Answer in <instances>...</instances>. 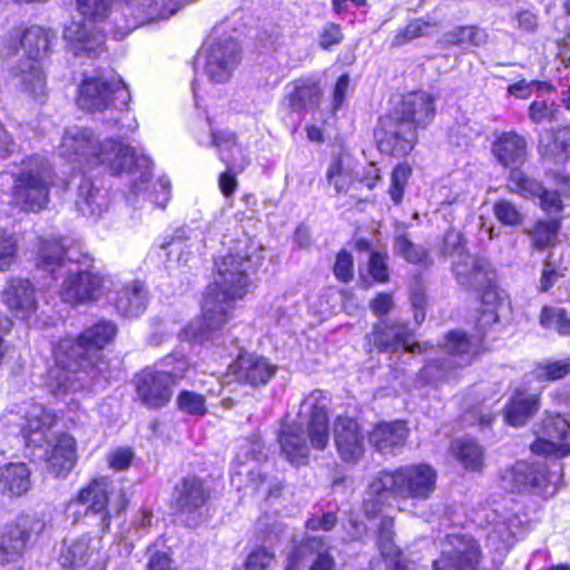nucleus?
Listing matches in <instances>:
<instances>
[{
	"mask_svg": "<svg viewBox=\"0 0 570 570\" xmlns=\"http://www.w3.org/2000/svg\"><path fill=\"white\" fill-rule=\"evenodd\" d=\"M263 262L264 246L258 239L245 232L232 239L226 254L215 261L216 278L206 289L202 320L191 321L179 332L175 355L168 356L200 354L204 347L218 345L236 303L249 292V273Z\"/></svg>",
	"mask_w": 570,
	"mask_h": 570,
	"instance_id": "f257e3e1",
	"label": "nucleus"
},
{
	"mask_svg": "<svg viewBox=\"0 0 570 570\" xmlns=\"http://www.w3.org/2000/svg\"><path fill=\"white\" fill-rule=\"evenodd\" d=\"M60 157L83 164L88 169L102 168L112 175L122 173L136 174L131 190L134 194L142 191L151 177V160L115 139L100 140L91 129L79 126L67 127L58 146Z\"/></svg>",
	"mask_w": 570,
	"mask_h": 570,
	"instance_id": "f03ea898",
	"label": "nucleus"
},
{
	"mask_svg": "<svg viewBox=\"0 0 570 570\" xmlns=\"http://www.w3.org/2000/svg\"><path fill=\"white\" fill-rule=\"evenodd\" d=\"M78 265L60 239H38L37 266L53 277L61 271L68 273L60 288V297L71 305L98 299L106 282L99 273L89 268L81 271Z\"/></svg>",
	"mask_w": 570,
	"mask_h": 570,
	"instance_id": "7ed1b4c3",
	"label": "nucleus"
},
{
	"mask_svg": "<svg viewBox=\"0 0 570 570\" xmlns=\"http://www.w3.org/2000/svg\"><path fill=\"white\" fill-rule=\"evenodd\" d=\"M438 473L426 463L407 464L396 470L381 471L370 482L364 499V512L376 515L390 497L429 500L436 488Z\"/></svg>",
	"mask_w": 570,
	"mask_h": 570,
	"instance_id": "20e7f679",
	"label": "nucleus"
},
{
	"mask_svg": "<svg viewBox=\"0 0 570 570\" xmlns=\"http://www.w3.org/2000/svg\"><path fill=\"white\" fill-rule=\"evenodd\" d=\"M433 97L425 91L412 92L403 97L394 116L381 120L376 134L379 148L393 156H405L416 141V127H424L434 117Z\"/></svg>",
	"mask_w": 570,
	"mask_h": 570,
	"instance_id": "39448f33",
	"label": "nucleus"
},
{
	"mask_svg": "<svg viewBox=\"0 0 570 570\" xmlns=\"http://www.w3.org/2000/svg\"><path fill=\"white\" fill-rule=\"evenodd\" d=\"M55 174L50 163L41 156H32L22 164L14 176L12 202L26 212H39L49 203Z\"/></svg>",
	"mask_w": 570,
	"mask_h": 570,
	"instance_id": "423d86ee",
	"label": "nucleus"
},
{
	"mask_svg": "<svg viewBox=\"0 0 570 570\" xmlns=\"http://www.w3.org/2000/svg\"><path fill=\"white\" fill-rule=\"evenodd\" d=\"M78 10L88 22L72 21L66 27L63 38L76 56L96 57L105 50V36L92 22L102 21L110 9V0H77Z\"/></svg>",
	"mask_w": 570,
	"mask_h": 570,
	"instance_id": "0eeeda50",
	"label": "nucleus"
},
{
	"mask_svg": "<svg viewBox=\"0 0 570 570\" xmlns=\"http://www.w3.org/2000/svg\"><path fill=\"white\" fill-rule=\"evenodd\" d=\"M130 100V94L122 79L114 72L86 77L79 86L77 104L80 109L90 112L111 108L124 110Z\"/></svg>",
	"mask_w": 570,
	"mask_h": 570,
	"instance_id": "6e6552de",
	"label": "nucleus"
},
{
	"mask_svg": "<svg viewBox=\"0 0 570 570\" xmlns=\"http://www.w3.org/2000/svg\"><path fill=\"white\" fill-rule=\"evenodd\" d=\"M556 466L557 470H551L543 462L519 461L503 472V487L511 492L552 495L561 483V468Z\"/></svg>",
	"mask_w": 570,
	"mask_h": 570,
	"instance_id": "1a4fd4ad",
	"label": "nucleus"
},
{
	"mask_svg": "<svg viewBox=\"0 0 570 570\" xmlns=\"http://www.w3.org/2000/svg\"><path fill=\"white\" fill-rule=\"evenodd\" d=\"M183 377V371H165L147 366L134 376L136 399L148 410L166 407Z\"/></svg>",
	"mask_w": 570,
	"mask_h": 570,
	"instance_id": "9d476101",
	"label": "nucleus"
},
{
	"mask_svg": "<svg viewBox=\"0 0 570 570\" xmlns=\"http://www.w3.org/2000/svg\"><path fill=\"white\" fill-rule=\"evenodd\" d=\"M16 407L3 414V424H18L28 445L42 446L57 423V415L42 404L35 402L23 403Z\"/></svg>",
	"mask_w": 570,
	"mask_h": 570,
	"instance_id": "9b49d317",
	"label": "nucleus"
},
{
	"mask_svg": "<svg viewBox=\"0 0 570 570\" xmlns=\"http://www.w3.org/2000/svg\"><path fill=\"white\" fill-rule=\"evenodd\" d=\"M239 46L232 38L208 40L197 57V66L212 82H225L240 61Z\"/></svg>",
	"mask_w": 570,
	"mask_h": 570,
	"instance_id": "f8f14e48",
	"label": "nucleus"
},
{
	"mask_svg": "<svg viewBox=\"0 0 570 570\" xmlns=\"http://www.w3.org/2000/svg\"><path fill=\"white\" fill-rule=\"evenodd\" d=\"M482 553L478 542L465 534H448L434 570H482Z\"/></svg>",
	"mask_w": 570,
	"mask_h": 570,
	"instance_id": "ddd939ff",
	"label": "nucleus"
},
{
	"mask_svg": "<svg viewBox=\"0 0 570 570\" xmlns=\"http://www.w3.org/2000/svg\"><path fill=\"white\" fill-rule=\"evenodd\" d=\"M117 334L116 325L110 321H100L86 328L79 336H67L53 345V356H83L105 348Z\"/></svg>",
	"mask_w": 570,
	"mask_h": 570,
	"instance_id": "4468645a",
	"label": "nucleus"
},
{
	"mask_svg": "<svg viewBox=\"0 0 570 570\" xmlns=\"http://www.w3.org/2000/svg\"><path fill=\"white\" fill-rule=\"evenodd\" d=\"M208 499L209 490L197 476H186L175 487L176 513L189 528L197 527L204 520V507Z\"/></svg>",
	"mask_w": 570,
	"mask_h": 570,
	"instance_id": "2eb2a0df",
	"label": "nucleus"
},
{
	"mask_svg": "<svg viewBox=\"0 0 570 570\" xmlns=\"http://www.w3.org/2000/svg\"><path fill=\"white\" fill-rule=\"evenodd\" d=\"M367 340L377 353L424 354L429 352L426 345L414 342L412 333L404 324L380 322L368 334Z\"/></svg>",
	"mask_w": 570,
	"mask_h": 570,
	"instance_id": "dca6fc26",
	"label": "nucleus"
},
{
	"mask_svg": "<svg viewBox=\"0 0 570 570\" xmlns=\"http://www.w3.org/2000/svg\"><path fill=\"white\" fill-rule=\"evenodd\" d=\"M531 450L538 455L563 458L570 453V423L561 415H548L535 431Z\"/></svg>",
	"mask_w": 570,
	"mask_h": 570,
	"instance_id": "f3484780",
	"label": "nucleus"
},
{
	"mask_svg": "<svg viewBox=\"0 0 570 570\" xmlns=\"http://www.w3.org/2000/svg\"><path fill=\"white\" fill-rule=\"evenodd\" d=\"M100 538L81 535L63 541L59 562L63 568L77 569L92 562L91 570H105L106 559L101 553Z\"/></svg>",
	"mask_w": 570,
	"mask_h": 570,
	"instance_id": "a211bd4d",
	"label": "nucleus"
},
{
	"mask_svg": "<svg viewBox=\"0 0 570 570\" xmlns=\"http://www.w3.org/2000/svg\"><path fill=\"white\" fill-rule=\"evenodd\" d=\"M183 0H124L121 9L126 28L130 31L138 26L160 19H168L177 12Z\"/></svg>",
	"mask_w": 570,
	"mask_h": 570,
	"instance_id": "6ab92c4d",
	"label": "nucleus"
},
{
	"mask_svg": "<svg viewBox=\"0 0 570 570\" xmlns=\"http://www.w3.org/2000/svg\"><path fill=\"white\" fill-rule=\"evenodd\" d=\"M112 482L108 478L92 479L69 501L68 509H72L76 505L85 507L86 514L91 513L99 515L102 531L108 530L110 525V514L107 507Z\"/></svg>",
	"mask_w": 570,
	"mask_h": 570,
	"instance_id": "aec40b11",
	"label": "nucleus"
},
{
	"mask_svg": "<svg viewBox=\"0 0 570 570\" xmlns=\"http://www.w3.org/2000/svg\"><path fill=\"white\" fill-rule=\"evenodd\" d=\"M43 528L40 521L20 518L16 523L4 524L0 528V564L16 561L26 548L31 532H39Z\"/></svg>",
	"mask_w": 570,
	"mask_h": 570,
	"instance_id": "412c9836",
	"label": "nucleus"
},
{
	"mask_svg": "<svg viewBox=\"0 0 570 570\" xmlns=\"http://www.w3.org/2000/svg\"><path fill=\"white\" fill-rule=\"evenodd\" d=\"M197 140L202 146L215 147L218 158L230 170L244 171L250 163L248 155L237 142L236 135L232 130L210 128L208 139L198 136Z\"/></svg>",
	"mask_w": 570,
	"mask_h": 570,
	"instance_id": "4be33fe9",
	"label": "nucleus"
},
{
	"mask_svg": "<svg viewBox=\"0 0 570 570\" xmlns=\"http://www.w3.org/2000/svg\"><path fill=\"white\" fill-rule=\"evenodd\" d=\"M326 400L325 392L315 390L302 403V407L311 410L307 432L311 445L317 450H323L330 440Z\"/></svg>",
	"mask_w": 570,
	"mask_h": 570,
	"instance_id": "5701e85b",
	"label": "nucleus"
},
{
	"mask_svg": "<svg viewBox=\"0 0 570 570\" xmlns=\"http://www.w3.org/2000/svg\"><path fill=\"white\" fill-rule=\"evenodd\" d=\"M334 442L341 459L356 462L364 453L363 435L358 423L346 416H338L334 423Z\"/></svg>",
	"mask_w": 570,
	"mask_h": 570,
	"instance_id": "b1692460",
	"label": "nucleus"
},
{
	"mask_svg": "<svg viewBox=\"0 0 570 570\" xmlns=\"http://www.w3.org/2000/svg\"><path fill=\"white\" fill-rule=\"evenodd\" d=\"M452 272L462 287L473 291L490 282L495 271L487 259L468 254L453 261Z\"/></svg>",
	"mask_w": 570,
	"mask_h": 570,
	"instance_id": "393cba45",
	"label": "nucleus"
},
{
	"mask_svg": "<svg viewBox=\"0 0 570 570\" xmlns=\"http://www.w3.org/2000/svg\"><path fill=\"white\" fill-rule=\"evenodd\" d=\"M77 460L76 440L67 433L59 434L53 446L46 452L47 471L56 478L68 475Z\"/></svg>",
	"mask_w": 570,
	"mask_h": 570,
	"instance_id": "a878e982",
	"label": "nucleus"
},
{
	"mask_svg": "<svg viewBox=\"0 0 570 570\" xmlns=\"http://www.w3.org/2000/svg\"><path fill=\"white\" fill-rule=\"evenodd\" d=\"M13 85L22 95L36 101L47 97L46 76L39 62L21 61L13 71Z\"/></svg>",
	"mask_w": 570,
	"mask_h": 570,
	"instance_id": "bb28decb",
	"label": "nucleus"
},
{
	"mask_svg": "<svg viewBox=\"0 0 570 570\" xmlns=\"http://www.w3.org/2000/svg\"><path fill=\"white\" fill-rule=\"evenodd\" d=\"M492 153L505 168L519 169L527 159V141L514 131L502 132L493 142Z\"/></svg>",
	"mask_w": 570,
	"mask_h": 570,
	"instance_id": "cd10ccee",
	"label": "nucleus"
},
{
	"mask_svg": "<svg viewBox=\"0 0 570 570\" xmlns=\"http://www.w3.org/2000/svg\"><path fill=\"white\" fill-rule=\"evenodd\" d=\"M46 383L55 394L59 392H76L82 387L76 373L79 358H50Z\"/></svg>",
	"mask_w": 570,
	"mask_h": 570,
	"instance_id": "c85d7f7f",
	"label": "nucleus"
},
{
	"mask_svg": "<svg viewBox=\"0 0 570 570\" xmlns=\"http://www.w3.org/2000/svg\"><path fill=\"white\" fill-rule=\"evenodd\" d=\"M114 304L119 314L138 317L147 307V289L140 281L122 284L116 292Z\"/></svg>",
	"mask_w": 570,
	"mask_h": 570,
	"instance_id": "c756f323",
	"label": "nucleus"
},
{
	"mask_svg": "<svg viewBox=\"0 0 570 570\" xmlns=\"http://www.w3.org/2000/svg\"><path fill=\"white\" fill-rule=\"evenodd\" d=\"M276 371L267 358H235L228 366V374L238 382L252 385L265 384Z\"/></svg>",
	"mask_w": 570,
	"mask_h": 570,
	"instance_id": "7c9ffc66",
	"label": "nucleus"
},
{
	"mask_svg": "<svg viewBox=\"0 0 570 570\" xmlns=\"http://www.w3.org/2000/svg\"><path fill=\"white\" fill-rule=\"evenodd\" d=\"M539 406V394L518 387L505 405L504 420L512 426H522L538 412Z\"/></svg>",
	"mask_w": 570,
	"mask_h": 570,
	"instance_id": "2f4dec72",
	"label": "nucleus"
},
{
	"mask_svg": "<svg viewBox=\"0 0 570 570\" xmlns=\"http://www.w3.org/2000/svg\"><path fill=\"white\" fill-rule=\"evenodd\" d=\"M322 90L316 81L309 78L297 79L288 86L286 99L294 112H308L320 106Z\"/></svg>",
	"mask_w": 570,
	"mask_h": 570,
	"instance_id": "473e14b6",
	"label": "nucleus"
},
{
	"mask_svg": "<svg viewBox=\"0 0 570 570\" xmlns=\"http://www.w3.org/2000/svg\"><path fill=\"white\" fill-rule=\"evenodd\" d=\"M407 438V428L402 421L382 422L374 426L368 442L381 453H392L403 446Z\"/></svg>",
	"mask_w": 570,
	"mask_h": 570,
	"instance_id": "72a5a7b5",
	"label": "nucleus"
},
{
	"mask_svg": "<svg viewBox=\"0 0 570 570\" xmlns=\"http://www.w3.org/2000/svg\"><path fill=\"white\" fill-rule=\"evenodd\" d=\"M278 441L282 452L291 463L299 465L306 462L308 446L301 425L289 424L284 426Z\"/></svg>",
	"mask_w": 570,
	"mask_h": 570,
	"instance_id": "f704fd0d",
	"label": "nucleus"
},
{
	"mask_svg": "<svg viewBox=\"0 0 570 570\" xmlns=\"http://www.w3.org/2000/svg\"><path fill=\"white\" fill-rule=\"evenodd\" d=\"M76 206L83 216L99 217L108 207V198L90 179L83 178L79 185Z\"/></svg>",
	"mask_w": 570,
	"mask_h": 570,
	"instance_id": "c9c22d12",
	"label": "nucleus"
},
{
	"mask_svg": "<svg viewBox=\"0 0 570 570\" xmlns=\"http://www.w3.org/2000/svg\"><path fill=\"white\" fill-rule=\"evenodd\" d=\"M487 518L491 525L489 539L499 541L504 547L513 544L515 538L521 533V520L513 513L502 515L497 510H492Z\"/></svg>",
	"mask_w": 570,
	"mask_h": 570,
	"instance_id": "e433bc0d",
	"label": "nucleus"
},
{
	"mask_svg": "<svg viewBox=\"0 0 570 570\" xmlns=\"http://www.w3.org/2000/svg\"><path fill=\"white\" fill-rule=\"evenodd\" d=\"M6 305L18 315L30 313L36 309L35 289L27 279H16L10 283L4 292Z\"/></svg>",
	"mask_w": 570,
	"mask_h": 570,
	"instance_id": "4c0bfd02",
	"label": "nucleus"
},
{
	"mask_svg": "<svg viewBox=\"0 0 570 570\" xmlns=\"http://www.w3.org/2000/svg\"><path fill=\"white\" fill-rule=\"evenodd\" d=\"M30 488V470L26 463H9L0 468V491L21 495Z\"/></svg>",
	"mask_w": 570,
	"mask_h": 570,
	"instance_id": "58836bf2",
	"label": "nucleus"
},
{
	"mask_svg": "<svg viewBox=\"0 0 570 570\" xmlns=\"http://www.w3.org/2000/svg\"><path fill=\"white\" fill-rule=\"evenodd\" d=\"M539 150L547 158H553L562 163L568 158L570 151V127L558 129L556 134L547 132L540 138Z\"/></svg>",
	"mask_w": 570,
	"mask_h": 570,
	"instance_id": "ea45409f",
	"label": "nucleus"
},
{
	"mask_svg": "<svg viewBox=\"0 0 570 570\" xmlns=\"http://www.w3.org/2000/svg\"><path fill=\"white\" fill-rule=\"evenodd\" d=\"M20 42L28 58L27 61L39 62L48 52L50 38L48 31L42 27L31 26L24 30Z\"/></svg>",
	"mask_w": 570,
	"mask_h": 570,
	"instance_id": "a19ab883",
	"label": "nucleus"
},
{
	"mask_svg": "<svg viewBox=\"0 0 570 570\" xmlns=\"http://www.w3.org/2000/svg\"><path fill=\"white\" fill-rule=\"evenodd\" d=\"M393 252L395 255L401 256L407 263L419 265L422 267H430L433 259L430 256V250L423 245L413 243L406 234L397 235L393 242Z\"/></svg>",
	"mask_w": 570,
	"mask_h": 570,
	"instance_id": "79ce46f5",
	"label": "nucleus"
},
{
	"mask_svg": "<svg viewBox=\"0 0 570 570\" xmlns=\"http://www.w3.org/2000/svg\"><path fill=\"white\" fill-rule=\"evenodd\" d=\"M452 455L465 470L478 471L483 464V449L471 439H458L451 443Z\"/></svg>",
	"mask_w": 570,
	"mask_h": 570,
	"instance_id": "37998d69",
	"label": "nucleus"
},
{
	"mask_svg": "<svg viewBox=\"0 0 570 570\" xmlns=\"http://www.w3.org/2000/svg\"><path fill=\"white\" fill-rule=\"evenodd\" d=\"M294 549H302L301 562L307 552L315 556L309 570H332L335 564L322 537H307L301 544L295 546Z\"/></svg>",
	"mask_w": 570,
	"mask_h": 570,
	"instance_id": "c03bdc74",
	"label": "nucleus"
},
{
	"mask_svg": "<svg viewBox=\"0 0 570 570\" xmlns=\"http://www.w3.org/2000/svg\"><path fill=\"white\" fill-rule=\"evenodd\" d=\"M353 160L348 155L334 157L327 168L326 179L336 193L345 191L354 179Z\"/></svg>",
	"mask_w": 570,
	"mask_h": 570,
	"instance_id": "a18cd8bd",
	"label": "nucleus"
},
{
	"mask_svg": "<svg viewBox=\"0 0 570 570\" xmlns=\"http://www.w3.org/2000/svg\"><path fill=\"white\" fill-rule=\"evenodd\" d=\"M435 21H428L422 18L412 19L405 27L399 28L391 40V47H403L415 39L430 37L435 31Z\"/></svg>",
	"mask_w": 570,
	"mask_h": 570,
	"instance_id": "49530a36",
	"label": "nucleus"
},
{
	"mask_svg": "<svg viewBox=\"0 0 570 570\" xmlns=\"http://www.w3.org/2000/svg\"><path fill=\"white\" fill-rule=\"evenodd\" d=\"M394 522L392 518H383L377 533V547L383 558L395 564V570H403L400 561V550L394 543Z\"/></svg>",
	"mask_w": 570,
	"mask_h": 570,
	"instance_id": "de8ad7c7",
	"label": "nucleus"
},
{
	"mask_svg": "<svg viewBox=\"0 0 570 570\" xmlns=\"http://www.w3.org/2000/svg\"><path fill=\"white\" fill-rule=\"evenodd\" d=\"M480 292L481 306L488 308H495L498 311L511 312V304L509 295L497 283V273H492L490 282H484L483 287L476 289Z\"/></svg>",
	"mask_w": 570,
	"mask_h": 570,
	"instance_id": "09e8293b",
	"label": "nucleus"
},
{
	"mask_svg": "<svg viewBox=\"0 0 570 570\" xmlns=\"http://www.w3.org/2000/svg\"><path fill=\"white\" fill-rule=\"evenodd\" d=\"M560 223L557 219L538 220L529 230L531 244L537 249L554 246L558 240Z\"/></svg>",
	"mask_w": 570,
	"mask_h": 570,
	"instance_id": "8fccbe9b",
	"label": "nucleus"
},
{
	"mask_svg": "<svg viewBox=\"0 0 570 570\" xmlns=\"http://www.w3.org/2000/svg\"><path fill=\"white\" fill-rule=\"evenodd\" d=\"M508 187L523 198H539L543 186L538 180L528 177L519 169H512L508 179Z\"/></svg>",
	"mask_w": 570,
	"mask_h": 570,
	"instance_id": "3c124183",
	"label": "nucleus"
},
{
	"mask_svg": "<svg viewBox=\"0 0 570 570\" xmlns=\"http://www.w3.org/2000/svg\"><path fill=\"white\" fill-rule=\"evenodd\" d=\"M453 363L454 358H430L429 363L422 368L421 376L428 383L452 380L455 377Z\"/></svg>",
	"mask_w": 570,
	"mask_h": 570,
	"instance_id": "603ef678",
	"label": "nucleus"
},
{
	"mask_svg": "<svg viewBox=\"0 0 570 570\" xmlns=\"http://www.w3.org/2000/svg\"><path fill=\"white\" fill-rule=\"evenodd\" d=\"M540 323L560 335H570V317L563 308L544 306L540 314Z\"/></svg>",
	"mask_w": 570,
	"mask_h": 570,
	"instance_id": "864d4df0",
	"label": "nucleus"
},
{
	"mask_svg": "<svg viewBox=\"0 0 570 570\" xmlns=\"http://www.w3.org/2000/svg\"><path fill=\"white\" fill-rule=\"evenodd\" d=\"M487 35L483 30L473 27H458L444 35V41L450 45H471L479 47L485 42Z\"/></svg>",
	"mask_w": 570,
	"mask_h": 570,
	"instance_id": "5fc2aeb1",
	"label": "nucleus"
},
{
	"mask_svg": "<svg viewBox=\"0 0 570 570\" xmlns=\"http://www.w3.org/2000/svg\"><path fill=\"white\" fill-rule=\"evenodd\" d=\"M444 350L449 354H478V345L460 331L450 332L444 338Z\"/></svg>",
	"mask_w": 570,
	"mask_h": 570,
	"instance_id": "6e6d98bb",
	"label": "nucleus"
},
{
	"mask_svg": "<svg viewBox=\"0 0 570 570\" xmlns=\"http://www.w3.org/2000/svg\"><path fill=\"white\" fill-rule=\"evenodd\" d=\"M412 175V168L410 165L403 163L399 164L392 171L391 186L389 188V195L395 205L401 204L404 195L405 186Z\"/></svg>",
	"mask_w": 570,
	"mask_h": 570,
	"instance_id": "4d7b16f0",
	"label": "nucleus"
},
{
	"mask_svg": "<svg viewBox=\"0 0 570 570\" xmlns=\"http://www.w3.org/2000/svg\"><path fill=\"white\" fill-rule=\"evenodd\" d=\"M559 111L553 100L538 99L529 106V118L535 124L552 122L557 120Z\"/></svg>",
	"mask_w": 570,
	"mask_h": 570,
	"instance_id": "13d9d810",
	"label": "nucleus"
},
{
	"mask_svg": "<svg viewBox=\"0 0 570 570\" xmlns=\"http://www.w3.org/2000/svg\"><path fill=\"white\" fill-rule=\"evenodd\" d=\"M570 373L569 358H560L540 364L534 370V376L538 380L556 381L563 379Z\"/></svg>",
	"mask_w": 570,
	"mask_h": 570,
	"instance_id": "bf43d9fd",
	"label": "nucleus"
},
{
	"mask_svg": "<svg viewBox=\"0 0 570 570\" xmlns=\"http://www.w3.org/2000/svg\"><path fill=\"white\" fill-rule=\"evenodd\" d=\"M179 411L189 415H204L206 413V401L202 394L191 391H181L176 400Z\"/></svg>",
	"mask_w": 570,
	"mask_h": 570,
	"instance_id": "052dcab7",
	"label": "nucleus"
},
{
	"mask_svg": "<svg viewBox=\"0 0 570 570\" xmlns=\"http://www.w3.org/2000/svg\"><path fill=\"white\" fill-rule=\"evenodd\" d=\"M494 217L505 226H519L523 222V215L514 204L509 200H499L493 206Z\"/></svg>",
	"mask_w": 570,
	"mask_h": 570,
	"instance_id": "680f3d73",
	"label": "nucleus"
},
{
	"mask_svg": "<svg viewBox=\"0 0 570 570\" xmlns=\"http://www.w3.org/2000/svg\"><path fill=\"white\" fill-rule=\"evenodd\" d=\"M18 250L14 234L0 229V271H7L16 259Z\"/></svg>",
	"mask_w": 570,
	"mask_h": 570,
	"instance_id": "e2e57ef3",
	"label": "nucleus"
},
{
	"mask_svg": "<svg viewBox=\"0 0 570 570\" xmlns=\"http://www.w3.org/2000/svg\"><path fill=\"white\" fill-rule=\"evenodd\" d=\"M389 255L385 252H372L368 259V272L379 283H386L390 278Z\"/></svg>",
	"mask_w": 570,
	"mask_h": 570,
	"instance_id": "0e129e2a",
	"label": "nucleus"
},
{
	"mask_svg": "<svg viewBox=\"0 0 570 570\" xmlns=\"http://www.w3.org/2000/svg\"><path fill=\"white\" fill-rule=\"evenodd\" d=\"M275 560V553L265 547L253 550L246 558L244 570H268Z\"/></svg>",
	"mask_w": 570,
	"mask_h": 570,
	"instance_id": "69168bd1",
	"label": "nucleus"
},
{
	"mask_svg": "<svg viewBox=\"0 0 570 570\" xmlns=\"http://www.w3.org/2000/svg\"><path fill=\"white\" fill-rule=\"evenodd\" d=\"M441 253L444 256H452L454 259L468 255L464 250L463 235L455 229H449L443 238Z\"/></svg>",
	"mask_w": 570,
	"mask_h": 570,
	"instance_id": "338daca9",
	"label": "nucleus"
},
{
	"mask_svg": "<svg viewBox=\"0 0 570 570\" xmlns=\"http://www.w3.org/2000/svg\"><path fill=\"white\" fill-rule=\"evenodd\" d=\"M333 273L335 277L343 282L348 283L354 277V262L353 257L346 250H341L337 256L333 267Z\"/></svg>",
	"mask_w": 570,
	"mask_h": 570,
	"instance_id": "774afa93",
	"label": "nucleus"
}]
</instances>
